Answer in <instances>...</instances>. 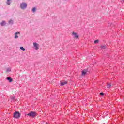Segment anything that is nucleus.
Listing matches in <instances>:
<instances>
[{"label": "nucleus", "instance_id": "nucleus-10", "mask_svg": "<svg viewBox=\"0 0 124 124\" xmlns=\"http://www.w3.org/2000/svg\"><path fill=\"white\" fill-rule=\"evenodd\" d=\"M111 87H112V84H111V83L107 84V88H108V89H110Z\"/></svg>", "mask_w": 124, "mask_h": 124}, {"label": "nucleus", "instance_id": "nucleus-18", "mask_svg": "<svg viewBox=\"0 0 124 124\" xmlns=\"http://www.w3.org/2000/svg\"><path fill=\"white\" fill-rule=\"evenodd\" d=\"M33 12H35V8H33L32 9Z\"/></svg>", "mask_w": 124, "mask_h": 124}, {"label": "nucleus", "instance_id": "nucleus-13", "mask_svg": "<svg viewBox=\"0 0 124 124\" xmlns=\"http://www.w3.org/2000/svg\"><path fill=\"white\" fill-rule=\"evenodd\" d=\"M5 25H6V23L5 22V21H2L1 23V26H5Z\"/></svg>", "mask_w": 124, "mask_h": 124}, {"label": "nucleus", "instance_id": "nucleus-8", "mask_svg": "<svg viewBox=\"0 0 124 124\" xmlns=\"http://www.w3.org/2000/svg\"><path fill=\"white\" fill-rule=\"evenodd\" d=\"M100 48L102 50H104V49H106V46H105V45H102V46H100Z\"/></svg>", "mask_w": 124, "mask_h": 124}, {"label": "nucleus", "instance_id": "nucleus-14", "mask_svg": "<svg viewBox=\"0 0 124 124\" xmlns=\"http://www.w3.org/2000/svg\"><path fill=\"white\" fill-rule=\"evenodd\" d=\"M10 71H11V69L10 68H8L6 69V72L8 73V72H10Z\"/></svg>", "mask_w": 124, "mask_h": 124}, {"label": "nucleus", "instance_id": "nucleus-15", "mask_svg": "<svg viewBox=\"0 0 124 124\" xmlns=\"http://www.w3.org/2000/svg\"><path fill=\"white\" fill-rule=\"evenodd\" d=\"M99 41L98 40H95V41H94V43L95 44H96L98 43Z\"/></svg>", "mask_w": 124, "mask_h": 124}, {"label": "nucleus", "instance_id": "nucleus-4", "mask_svg": "<svg viewBox=\"0 0 124 124\" xmlns=\"http://www.w3.org/2000/svg\"><path fill=\"white\" fill-rule=\"evenodd\" d=\"M27 5L25 3H22L20 4L21 9H25L27 8Z\"/></svg>", "mask_w": 124, "mask_h": 124}, {"label": "nucleus", "instance_id": "nucleus-19", "mask_svg": "<svg viewBox=\"0 0 124 124\" xmlns=\"http://www.w3.org/2000/svg\"><path fill=\"white\" fill-rule=\"evenodd\" d=\"M100 95H103V93H100Z\"/></svg>", "mask_w": 124, "mask_h": 124}, {"label": "nucleus", "instance_id": "nucleus-2", "mask_svg": "<svg viewBox=\"0 0 124 124\" xmlns=\"http://www.w3.org/2000/svg\"><path fill=\"white\" fill-rule=\"evenodd\" d=\"M21 117V114H20V112L18 111H16L14 114V118L16 119H18V118H20Z\"/></svg>", "mask_w": 124, "mask_h": 124}, {"label": "nucleus", "instance_id": "nucleus-16", "mask_svg": "<svg viewBox=\"0 0 124 124\" xmlns=\"http://www.w3.org/2000/svg\"><path fill=\"white\" fill-rule=\"evenodd\" d=\"M9 23L10 24H13V20L10 19L9 21Z\"/></svg>", "mask_w": 124, "mask_h": 124}, {"label": "nucleus", "instance_id": "nucleus-7", "mask_svg": "<svg viewBox=\"0 0 124 124\" xmlns=\"http://www.w3.org/2000/svg\"><path fill=\"white\" fill-rule=\"evenodd\" d=\"M66 84H67V81H63L61 83V86H64Z\"/></svg>", "mask_w": 124, "mask_h": 124}, {"label": "nucleus", "instance_id": "nucleus-9", "mask_svg": "<svg viewBox=\"0 0 124 124\" xmlns=\"http://www.w3.org/2000/svg\"><path fill=\"white\" fill-rule=\"evenodd\" d=\"M7 80H8V81H9V82H10V83H11V82H12L13 80L12 78H11L10 77H7Z\"/></svg>", "mask_w": 124, "mask_h": 124}, {"label": "nucleus", "instance_id": "nucleus-6", "mask_svg": "<svg viewBox=\"0 0 124 124\" xmlns=\"http://www.w3.org/2000/svg\"><path fill=\"white\" fill-rule=\"evenodd\" d=\"M87 72H88V70H83L82 71L81 75H82V76H85L86 75V74H87Z\"/></svg>", "mask_w": 124, "mask_h": 124}, {"label": "nucleus", "instance_id": "nucleus-11", "mask_svg": "<svg viewBox=\"0 0 124 124\" xmlns=\"http://www.w3.org/2000/svg\"><path fill=\"white\" fill-rule=\"evenodd\" d=\"M17 34H20V32H17L15 34V38H18V35H17Z\"/></svg>", "mask_w": 124, "mask_h": 124}, {"label": "nucleus", "instance_id": "nucleus-12", "mask_svg": "<svg viewBox=\"0 0 124 124\" xmlns=\"http://www.w3.org/2000/svg\"><path fill=\"white\" fill-rule=\"evenodd\" d=\"M6 3L7 5H10V3H11V0H7Z\"/></svg>", "mask_w": 124, "mask_h": 124}, {"label": "nucleus", "instance_id": "nucleus-1", "mask_svg": "<svg viewBox=\"0 0 124 124\" xmlns=\"http://www.w3.org/2000/svg\"><path fill=\"white\" fill-rule=\"evenodd\" d=\"M26 116H29V117H32V118H35L36 117V112L34 111H31L29 113L26 114Z\"/></svg>", "mask_w": 124, "mask_h": 124}, {"label": "nucleus", "instance_id": "nucleus-5", "mask_svg": "<svg viewBox=\"0 0 124 124\" xmlns=\"http://www.w3.org/2000/svg\"><path fill=\"white\" fill-rule=\"evenodd\" d=\"M72 35L73 36L74 38H76V39L79 38V36L78 35V34H77V33L73 32Z\"/></svg>", "mask_w": 124, "mask_h": 124}, {"label": "nucleus", "instance_id": "nucleus-17", "mask_svg": "<svg viewBox=\"0 0 124 124\" xmlns=\"http://www.w3.org/2000/svg\"><path fill=\"white\" fill-rule=\"evenodd\" d=\"M20 50H22V51H26V49H25L23 46L20 47Z\"/></svg>", "mask_w": 124, "mask_h": 124}, {"label": "nucleus", "instance_id": "nucleus-3", "mask_svg": "<svg viewBox=\"0 0 124 124\" xmlns=\"http://www.w3.org/2000/svg\"><path fill=\"white\" fill-rule=\"evenodd\" d=\"M33 45L35 50H37L39 49V45H38L37 43L36 42L33 43Z\"/></svg>", "mask_w": 124, "mask_h": 124}]
</instances>
